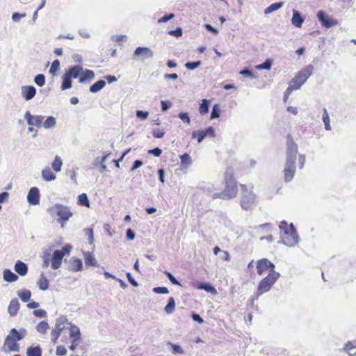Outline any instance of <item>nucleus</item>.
I'll return each mask as SVG.
<instances>
[{
    "label": "nucleus",
    "instance_id": "nucleus-10",
    "mask_svg": "<svg viewBox=\"0 0 356 356\" xmlns=\"http://www.w3.org/2000/svg\"><path fill=\"white\" fill-rule=\"evenodd\" d=\"M317 17L322 25L326 28L332 27L338 24L337 20L329 17L323 10L318 12Z\"/></svg>",
    "mask_w": 356,
    "mask_h": 356
},
{
    "label": "nucleus",
    "instance_id": "nucleus-12",
    "mask_svg": "<svg viewBox=\"0 0 356 356\" xmlns=\"http://www.w3.org/2000/svg\"><path fill=\"white\" fill-rule=\"evenodd\" d=\"M154 56L153 51L148 47H137L134 51L133 59L136 60L138 56H141L143 59L152 58Z\"/></svg>",
    "mask_w": 356,
    "mask_h": 356
},
{
    "label": "nucleus",
    "instance_id": "nucleus-30",
    "mask_svg": "<svg viewBox=\"0 0 356 356\" xmlns=\"http://www.w3.org/2000/svg\"><path fill=\"white\" fill-rule=\"evenodd\" d=\"M71 79H72L66 74H65L63 75V82H62L61 87H60L62 90H65L67 89H70L72 87V80Z\"/></svg>",
    "mask_w": 356,
    "mask_h": 356
},
{
    "label": "nucleus",
    "instance_id": "nucleus-25",
    "mask_svg": "<svg viewBox=\"0 0 356 356\" xmlns=\"http://www.w3.org/2000/svg\"><path fill=\"white\" fill-rule=\"evenodd\" d=\"M3 279L6 282H13L18 280V276L13 273L10 270L5 269L3 270Z\"/></svg>",
    "mask_w": 356,
    "mask_h": 356
},
{
    "label": "nucleus",
    "instance_id": "nucleus-58",
    "mask_svg": "<svg viewBox=\"0 0 356 356\" xmlns=\"http://www.w3.org/2000/svg\"><path fill=\"white\" fill-rule=\"evenodd\" d=\"M152 134L154 138H161L163 137L165 132L161 129H156L153 131Z\"/></svg>",
    "mask_w": 356,
    "mask_h": 356
},
{
    "label": "nucleus",
    "instance_id": "nucleus-49",
    "mask_svg": "<svg viewBox=\"0 0 356 356\" xmlns=\"http://www.w3.org/2000/svg\"><path fill=\"white\" fill-rule=\"evenodd\" d=\"M60 67V62L58 60H55L51 67H50V69H49V73L52 74H55V73L58 70Z\"/></svg>",
    "mask_w": 356,
    "mask_h": 356
},
{
    "label": "nucleus",
    "instance_id": "nucleus-17",
    "mask_svg": "<svg viewBox=\"0 0 356 356\" xmlns=\"http://www.w3.org/2000/svg\"><path fill=\"white\" fill-rule=\"evenodd\" d=\"M70 270L72 271H80L83 268V263L80 259L72 257L70 260Z\"/></svg>",
    "mask_w": 356,
    "mask_h": 356
},
{
    "label": "nucleus",
    "instance_id": "nucleus-28",
    "mask_svg": "<svg viewBox=\"0 0 356 356\" xmlns=\"http://www.w3.org/2000/svg\"><path fill=\"white\" fill-rule=\"evenodd\" d=\"M283 5H284V3L282 1L274 3L271 5H270L268 7H267L264 10V14L268 15L274 11H276V10H279L280 8H281L283 6Z\"/></svg>",
    "mask_w": 356,
    "mask_h": 356
},
{
    "label": "nucleus",
    "instance_id": "nucleus-41",
    "mask_svg": "<svg viewBox=\"0 0 356 356\" xmlns=\"http://www.w3.org/2000/svg\"><path fill=\"white\" fill-rule=\"evenodd\" d=\"M78 204L80 205L86 206L89 207L90 202L88 198V196L86 193H82L78 197Z\"/></svg>",
    "mask_w": 356,
    "mask_h": 356
},
{
    "label": "nucleus",
    "instance_id": "nucleus-43",
    "mask_svg": "<svg viewBox=\"0 0 356 356\" xmlns=\"http://www.w3.org/2000/svg\"><path fill=\"white\" fill-rule=\"evenodd\" d=\"M192 138H197V142L200 143L205 138V135L203 131H195L192 133Z\"/></svg>",
    "mask_w": 356,
    "mask_h": 356
},
{
    "label": "nucleus",
    "instance_id": "nucleus-39",
    "mask_svg": "<svg viewBox=\"0 0 356 356\" xmlns=\"http://www.w3.org/2000/svg\"><path fill=\"white\" fill-rule=\"evenodd\" d=\"M209 101L203 99L202 101V104H200V106L199 108V112L201 115H205L209 111Z\"/></svg>",
    "mask_w": 356,
    "mask_h": 356
},
{
    "label": "nucleus",
    "instance_id": "nucleus-40",
    "mask_svg": "<svg viewBox=\"0 0 356 356\" xmlns=\"http://www.w3.org/2000/svg\"><path fill=\"white\" fill-rule=\"evenodd\" d=\"M273 64V60L268 58L263 63L256 65L257 70H270Z\"/></svg>",
    "mask_w": 356,
    "mask_h": 356
},
{
    "label": "nucleus",
    "instance_id": "nucleus-7",
    "mask_svg": "<svg viewBox=\"0 0 356 356\" xmlns=\"http://www.w3.org/2000/svg\"><path fill=\"white\" fill-rule=\"evenodd\" d=\"M280 277V273L271 270L267 277L264 278L259 284L258 292L260 294L268 291Z\"/></svg>",
    "mask_w": 356,
    "mask_h": 356
},
{
    "label": "nucleus",
    "instance_id": "nucleus-32",
    "mask_svg": "<svg viewBox=\"0 0 356 356\" xmlns=\"http://www.w3.org/2000/svg\"><path fill=\"white\" fill-rule=\"evenodd\" d=\"M175 309V302L173 298L170 297L168 299V302L164 308V311L167 314H172Z\"/></svg>",
    "mask_w": 356,
    "mask_h": 356
},
{
    "label": "nucleus",
    "instance_id": "nucleus-13",
    "mask_svg": "<svg viewBox=\"0 0 356 356\" xmlns=\"http://www.w3.org/2000/svg\"><path fill=\"white\" fill-rule=\"evenodd\" d=\"M65 256V252L61 250H55L53 252L52 254V259H51V268L56 270L60 267L62 264V260Z\"/></svg>",
    "mask_w": 356,
    "mask_h": 356
},
{
    "label": "nucleus",
    "instance_id": "nucleus-61",
    "mask_svg": "<svg viewBox=\"0 0 356 356\" xmlns=\"http://www.w3.org/2000/svg\"><path fill=\"white\" fill-rule=\"evenodd\" d=\"M26 16L25 13H14L12 15V19L14 22H19L21 18L24 17Z\"/></svg>",
    "mask_w": 356,
    "mask_h": 356
},
{
    "label": "nucleus",
    "instance_id": "nucleus-15",
    "mask_svg": "<svg viewBox=\"0 0 356 356\" xmlns=\"http://www.w3.org/2000/svg\"><path fill=\"white\" fill-rule=\"evenodd\" d=\"M40 193L37 187H32L27 195V201L31 205L39 204Z\"/></svg>",
    "mask_w": 356,
    "mask_h": 356
},
{
    "label": "nucleus",
    "instance_id": "nucleus-29",
    "mask_svg": "<svg viewBox=\"0 0 356 356\" xmlns=\"http://www.w3.org/2000/svg\"><path fill=\"white\" fill-rule=\"evenodd\" d=\"M106 86V82L103 80H99L95 82L90 87V91L93 93L98 92Z\"/></svg>",
    "mask_w": 356,
    "mask_h": 356
},
{
    "label": "nucleus",
    "instance_id": "nucleus-60",
    "mask_svg": "<svg viewBox=\"0 0 356 356\" xmlns=\"http://www.w3.org/2000/svg\"><path fill=\"white\" fill-rule=\"evenodd\" d=\"M162 153V150L159 147H155L148 151V154H153L155 156H159Z\"/></svg>",
    "mask_w": 356,
    "mask_h": 356
},
{
    "label": "nucleus",
    "instance_id": "nucleus-3",
    "mask_svg": "<svg viewBox=\"0 0 356 356\" xmlns=\"http://www.w3.org/2000/svg\"><path fill=\"white\" fill-rule=\"evenodd\" d=\"M279 227L281 232V236L283 240V244L292 247L298 243V235L292 223L288 225L286 222L283 220L280 222Z\"/></svg>",
    "mask_w": 356,
    "mask_h": 356
},
{
    "label": "nucleus",
    "instance_id": "nucleus-18",
    "mask_svg": "<svg viewBox=\"0 0 356 356\" xmlns=\"http://www.w3.org/2000/svg\"><path fill=\"white\" fill-rule=\"evenodd\" d=\"M304 22V18L301 17L300 13L296 10H293V17L291 19V23L293 26L298 28H300Z\"/></svg>",
    "mask_w": 356,
    "mask_h": 356
},
{
    "label": "nucleus",
    "instance_id": "nucleus-51",
    "mask_svg": "<svg viewBox=\"0 0 356 356\" xmlns=\"http://www.w3.org/2000/svg\"><path fill=\"white\" fill-rule=\"evenodd\" d=\"M165 274L173 284L181 286L180 282L170 272L166 271Z\"/></svg>",
    "mask_w": 356,
    "mask_h": 356
},
{
    "label": "nucleus",
    "instance_id": "nucleus-14",
    "mask_svg": "<svg viewBox=\"0 0 356 356\" xmlns=\"http://www.w3.org/2000/svg\"><path fill=\"white\" fill-rule=\"evenodd\" d=\"M269 268L274 270L275 265L268 259L264 258L257 261V268L259 275H262Z\"/></svg>",
    "mask_w": 356,
    "mask_h": 356
},
{
    "label": "nucleus",
    "instance_id": "nucleus-23",
    "mask_svg": "<svg viewBox=\"0 0 356 356\" xmlns=\"http://www.w3.org/2000/svg\"><path fill=\"white\" fill-rule=\"evenodd\" d=\"M70 325V337L74 341H78L81 338V332L79 328L76 326L75 325H72L71 323H69Z\"/></svg>",
    "mask_w": 356,
    "mask_h": 356
},
{
    "label": "nucleus",
    "instance_id": "nucleus-24",
    "mask_svg": "<svg viewBox=\"0 0 356 356\" xmlns=\"http://www.w3.org/2000/svg\"><path fill=\"white\" fill-rule=\"evenodd\" d=\"M42 177L45 181H50L55 180L56 177L49 167H46L42 170Z\"/></svg>",
    "mask_w": 356,
    "mask_h": 356
},
{
    "label": "nucleus",
    "instance_id": "nucleus-35",
    "mask_svg": "<svg viewBox=\"0 0 356 356\" xmlns=\"http://www.w3.org/2000/svg\"><path fill=\"white\" fill-rule=\"evenodd\" d=\"M323 123L325 124V129L327 131H330L331 130V127H330V119L327 111L326 108H324L323 109Z\"/></svg>",
    "mask_w": 356,
    "mask_h": 356
},
{
    "label": "nucleus",
    "instance_id": "nucleus-9",
    "mask_svg": "<svg viewBox=\"0 0 356 356\" xmlns=\"http://www.w3.org/2000/svg\"><path fill=\"white\" fill-rule=\"evenodd\" d=\"M69 324L68 320L65 316H60L56 319L55 328L51 330V340L54 343H56L58 339L60 336L62 332L65 328V325Z\"/></svg>",
    "mask_w": 356,
    "mask_h": 356
},
{
    "label": "nucleus",
    "instance_id": "nucleus-55",
    "mask_svg": "<svg viewBox=\"0 0 356 356\" xmlns=\"http://www.w3.org/2000/svg\"><path fill=\"white\" fill-rule=\"evenodd\" d=\"M203 133L205 135V137L207 136H209L211 138H215L216 136L215 131L211 127L207 128L204 131H203Z\"/></svg>",
    "mask_w": 356,
    "mask_h": 356
},
{
    "label": "nucleus",
    "instance_id": "nucleus-62",
    "mask_svg": "<svg viewBox=\"0 0 356 356\" xmlns=\"http://www.w3.org/2000/svg\"><path fill=\"white\" fill-rule=\"evenodd\" d=\"M161 109H162L163 111H167L172 106V103L170 102H168V101H167V102L161 101Z\"/></svg>",
    "mask_w": 356,
    "mask_h": 356
},
{
    "label": "nucleus",
    "instance_id": "nucleus-6",
    "mask_svg": "<svg viewBox=\"0 0 356 356\" xmlns=\"http://www.w3.org/2000/svg\"><path fill=\"white\" fill-rule=\"evenodd\" d=\"M50 211L59 217L57 221L61 225V227H64L65 223L73 215L72 212L68 207L59 204H56L53 206L50 209Z\"/></svg>",
    "mask_w": 356,
    "mask_h": 356
},
{
    "label": "nucleus",
    "instance_id": "nucleus-34",
    "mask_svg": "<svg viewBox=\"0 0 356 356\" xmlns=\"http://www.w3.org/2000/svg\"><path fill=\"white\" fill-rule=\"evenodd\" d=\"M26 353L27 356H42V350L39 346L29 347Z\"/></svg>",
    "mask_w": 356,
    "mask_h": 356
},
{
    "label": "nucleus",
    "instance_id": "nucleus-2",
    "mask_svg": "<svg viewBox=\"0 0 356 356\" xmlns=\"http://www.w3.org/2000/svg\"><path fill=\"white\" fill-rule=\"evenodd\" d=\"M24 329L17 330L15 328L10 330L9 334L6 337L3 349L5 352H19V346L17 341L22 340L26 335Z\"/></svg>",
    "mask_w": 356,
    "mask_h": 356
},
{
    "label": "nucleus",
    "instance_id": "nucleus-20",
    "mask_svg": "<svg viewBox=\"0 0 356 356\" xmlns=\"http://www.w3.org/2000/svg\"><path fill=\"white\" fill-rule=\"evenodd\" d=\"M95 78V73L92 70H86L82 73H81L79 82L80 83H86L88 80L92 81Z\"/></svg>",
    "mask_w": 356,
    "mask_h": 356
},
{
    "label": "nucleus",
    "instance_id": "nucleus-64",
    "mask_svg": "<svg viewBox=\"0 0 356 356\" xmlns=\"http://www.w3.org/2000/svg\"><path fill=\"white\" fill-rule=\"evenodd\" d=\"M352 348H356V340L348 341L345 346V349L350 351Z\"/></svg>",
    "mask_w": 356,
    "mask_h": 356
},
{
    "label": "nucleus",
    "instance_id": "nucleus-21",
    "mask_svg": "<svg viewBox=\"0 0 356 356\" xmlns=\"http://www.w3.org/2000/svg\"><path fill=\"white\" fill-rule=\"evenodd\" d=\"M15 270L21 276H24L28 271V267L26 264L21 261H17L15 264Z\"/></svg>",
    "mask_w": 356,
    "mask_h": 356
},
{
    "label": "nucleus",
    "instance_id": "nucleus-11",
    "mask_svg": "<svg viewBox=\"0 0 356 356\" xmlns=\"http://www.w3.org/2000/svg\"><path fill=\"white\" fill-rule=\"evenodd\" d=\"M24 119L29 125L40 128L42 126V124L44 117L42 115H32L29 111H27L24 115Z\"/></svg>",
    "mask_w": 356,
    "mask_h": 356
},
{
    "label": "nucleus",
    "instance_id": "nucleus-57",
    "mask_svg": "<svg viewBox=\"0 0 356 356\" xmlns=\"http://www.w3.org/2000/svg\"><path fill=\"white\" fill-rule=\"evenodd\" d=\"M33 314L35 316L43 318L47 316V312L45 310L39 309L33 311Z\"/></svg>",
    "mask_w": 356,
    "mask_h": 356
},
{
    "label": "nucleus",
    "instance_id": "nucleus-50",
    "mask_svg": "<svg viewBox=\"0 0 356 356\" xmlns=\"http://www.w3.org/2000/svg\"><path fill=\"white\" fill-rule=\"evenodd\" d=\"M153 291L158 294H167L169 293L168 289L166 287H154Z\"/></svg>",
    "mask_w": 356,
    "mask_h": 356
},
{
    "label": "nucleus",
    "instance_id": "nucleus-56",
    "mask_svg": "<svg viewBox=\"0 0 356 356\" xmlns=\"http://www.w3.org/2000/svg\"><path fill=\"white\" fill-rule=\"evenodd\" d=\"M56 353L57 355H65L67 353V349L63 346H58Z\"/></svg>",
    "mask_w": 356,
    "mask_h": 356
},
{
    "label": "nucleus",
    "instance_id": "nucleus-63",
    "mask_svg": "<svg viewBox=\"0 0 356 356\" xmlns=\"http://www.w3.org/2000/svg\"><path fill=\"white\" fill-rule=\"evenodd\" d=\"M126 237L128 240L132 241L135 238V233L131 229H128L126 232Z\"/></svg>",
    "mask_w": 356,
    "mask_h": 356
},
{
    "label": "nucleus",
    "instance_id": "nucleus-54",
    "mask_svg": "<svg viewBox=\"0 0 356 356\" xmlns=\"http://www.w3.org/2000/svg\"><path fill=\"white\" fill-rule=\"evenodd\" d=\"M149 115V113L147 111H136V117L141 120H146Z\"/></svg>",
    "mask_w": 356,
    "mask_h": 356
},
{
    "label": "nucleus",
    "instance_id": "nucleus-8",
    "mask_svg": "<svg viewBox=\"0 0 356 356\" xmlns=\"http://www.w3.org/2000/svg\"><path fill=\"white\" fill-rule=\"evenodd\" d=\"M241 188L242 197L241 200V206L244 210H248L251 208L254 202L255 195L251 191L248 190L245 185L242 184Z\"/></svg>",
    "mask_w": 356,
    "mask_h": 356
},
{
    "label": "nucleus",
    "instance_id": "nucleus-31",
    "mask_svg": "<svg viewBox=\"0 0 356 356\" xmlns=\"http://www.w3.org/2000/svg\"><path fill=\"white\" fill-rule=\"evenodd\" d=\"M56 123V118L53 116H49L43 122L42 127L46 129H51L55 127Z\"/></svg>",
    "mask_w": 356,
    "mask_h": 356
},
{
    "label": "nucleus",
    "instance_id": "nucleus-37",
    "mask_svg": "<svg viewBox=\"0 0 356 356\" xmlns=\"http://www.w3.org/2000/svg\"><path fill=\"white\" fill-rule=\"evenodd\" d=\"M197 289L205 290L206 291L212 294H216L217 293L216 289L213 286L207 283L200 284L197 286Z\"/></svg>",
    "mask_w": 356,
    "mask_h": 356
},
{
    "label": "nucleus",
    "instance_id": "nucleus-19",
    "mask_svg": "<svg viewBox=\"0 0 356 356\" xmlns=\"http://www.w3.org/2000/svg\"><path fill=\"white\" fill-rule=\"evenodd\" d=\"M19 308V303L18 300L17 298H13L10 302V304H9V306L8 308V312L10 316H13L17 314Z\"/></svg>",
    "mask_w": 356,
    "mask_h": 356
},
{
    "label": "nucleus",
    "instance_id": "nucleus-36",
    "mask_svg": "<svg viewBox=\"0 0 356 356\" xmlns=\"http://www.w3.org/2000/svg\"><path fill=\"white\" fill-rule=\"evenodd\" d=\"M49 328V324L45 321L40 322L36 326V330L40 334H45Z\"/></svg>",
    "mask_w": 356,
    "mask_h": 356
},
{
    "label": "nucleus",
    "instance_id": "nucleus-26",
    "mask_svg": "<svg viewBox=\"0 0 356 356\" xmlns=\"http://www.w3.org/2000/svg\"><path fill=\"white\" fill-rule=\"evenodd\" d=\"M84 259H85L86 265L92 266L97 265V260L95 259L93 254L90 252H84Z\"/></svg>",
    "mask_w": 356,
    "mask_h": 356
},
{
    "label": "nucleus",
    "instance_id": "nucleus-46",
    "mask_svg": "<svg viewBox=\"0 0 356 356\" xmlns=\"http://www.w3.org/2000/svg\"><path fill=\"white\" fill-rule=\"evenodd\" d=\"M220 112V109L219 105L215 104L212 108V111H211V117H210L211 119H215V118H219Z\"/></svg>",
    "mask_w": 356,
    "mask_h": 356
},
{
    "label": "nucleus",
    "instance_id": "nucleus-38",
    "mask_svg": "<svg viewBox=\"0 0 356 356\" xmlns=\"http://www.w3.org/2000/svg\"><path fill=\"white\" fill-rule=\"evenodd\" d=\"M17 294L21 300L24 302H28L31 296V293L29 290L19 291Z\"/></svg>",
    "mask_w": 356,
    "mask_h": 356
},
{
    "label": "nucleus",
    "instance_id": "nucleus-4",
    "mask_svg": "<svg viewBox=\"0 0 356 356\" xmlns=\"http://www.w3.org/2000/svg\"><path fill=\"white\" fill-rule=\"evenodd\" d=\"M226 187L223 192L216 193L212 195L213 199L220 197L222 199H231L234 197L238 191L237 184L232 176L225 177Z\"/></svg>",
    "mask_w": 356,
    "mask_h": 356
},
{
    "label": "nucleus",
    "instance_id": "nucleus-48",
    "mask_svg": "<svg viewBox=\"0 0 356 356\" xmlns=\"http://www.w3.org/2000/svg\"><path fill=\"white\" fill-rule=\"evenodd\" d=\"M85 234L88 236L89 243L92 244L94 241V233L92 228H86L84 230Z\"/></svg>",
    "mask_w": 356,
    "mask_h": 356
},
{
    "label": "nucleus",
    "instance_id": "nucleus-52",
    "mask_svg": "<svg viewBox=\"0 0 356 356\" xmlns=\"http://www.w3.org/2000/svg\"><path fill=\"white\" fill-rule=\"evenodd\" d=\"M174 17H175V15L173 13L165 15L163 17L159 19L158 23L167 22L168 20H170V19H173Z\"/></svg>",
    "mask_w": 356,
    "mask_h": 356
},
{
    "label": "nucleus",
    "instance_id": "nucleus-16",
    "mask_svg": "<svg viewBox=\"0 0 356 356\" xmlns=\"http://www.w3.org/2000/svg\"><path fill=\"white\" fill-rule=\"evenodd\" d=\"M22 95L26 100L32 99L35 94L36 89L33 86H24L21 88Z\"/></svg>",
    "mask_w": 356,
    "mask_h": 356
},
{
    "label": "nucleus",
    "instance_id": "nucleus-5",
    "mask_svg": "<svg viewBox=\"0 0 356 356\" xmlns=\"http://www.w3.org/2000/svg\"><path fill=\"white\" fill-rule=\"evenodd\" d=\"M313 70L314 66L310 64L298 72L291 81L290 89L293 88H300V86L305 83L307 79L312 75Z\"/></svg>",
    "mask_w": 356,
    "mask_h": 356
},
{
    "label": "nucleus",
    "instance_id": "nucleus-47",
    "mask_svg": "<svg viewBox=\"0 0 356 356\" xmlns=\"http://www.w3.org/2000/svg\"><path fill=\"white\" fill-rule=\"evenodd\" d=\"M202 65L201 61L197 60L195 62H188L185 64V67L188 70H193L197 67H199Z\"/></svg>",
    "mask_w": 356,
    "mask_h": 356
},
{
    "label": "nucleus",
    "instance_id": "nucleus-53",
    "mask_svg": "<svg viewBox=\"0 0 356 356\" xmlns=\"http://www.w3.org/2000/svg\"><path fill=\"white\" fill-rule=\"evenodd\" d=\"M178 116L184 122L188 124L191 123V119L187 113H180Z\"/></svg>",
    "mask_w": 356,
    "mask_h": 356
},
{
    "label": "nucleus",
    "instance_id": "nucleus-44",
    "mask_svg": "<svg viewBox=\"0 0 356 356\" xmlns=\"http://www.w3.org/2000/svg\"><path fill=\"white\" fill-rule=\"evenodd\" d=\"M181 163L182 165H190L192 163V160L189 154L185 153L180 156Z\"/></svg>",
    "mask_w": 356,
    "mask_h": 356
},
{
    "label": "nucleus",
    "instance_id": "nucleus-45",
    "mask_svg": "<svg viewBox=\"0 0 356 356\" xmlns=\"http://www.w3.org/2000/svg\"><path fill=\"white\" fill-rule=\"evenodd\" d=\"M34 82L39 86H44L45 83V76L42 74L36 75L34 78Z\"/></svg>",
    "mask_w": 356,
    "mask_h": 356
},
{
    "label": "nucleus",
    "instance_id": "nucleus-1",
    "mask_svg": "<svg viewBox=\"0 0 356 356\" xmlns=\"http://www.w3.org/2000/svg\"><path fill=\"white\" fill-rule=\"evenodd\" d=\"M298 153V145L291 139L287 140L286 147V160L284 170V179L286 181H290L294 177L296 171L295 162Z\"/></svg>",
    "mask_w": 356,
    "mask_h": 356
},
{
    "label": "nucleus",
    "instance_id": "nucleus-59",
    "mask_svg": "<svg viewBox=\"0 0 356 356\" xmlns=\"http://www.w3.org/2000/svg\"><path fill=\"white\" fill-rule=\"evenodd\" d=\"M240 74H242V75L245 76H248V77H250L251 79L254 78V76L252 74V72L250 70H249L248 68H245L243 70H241L240 72Z\"/></svg>",
    "mask_w": 356,
    "mask_h": 356
},
{
    "label": "nucleus",
    "instance_id": "nucleus-22",
    "mask_svg": "<svg viewBox=\"0 0 356 356\" xmlns=\"http://www.w3.org/2000/svg\"><path fill=\"white\" fill-rule=\"evenodd\" d=\"M83 71V67L81 65H74L65 74L68 75L71 79L72 78H77L79 75H81V72Z\"/></svg>",
    "mask_w": 356,
    "mask_h": 356
},
{
    "label": "nucleus",
    "instance_id": "nucleus-42",
    "mask_svg": "<svg viewBox=\"0 0 356 356\" xmlns=\"http://www.w3.org/2000/svg\"><path fill=\"white\" fill-rule=\"evenodd\" d=\"M168 345L171 346V348L172 349V353L174 355L183 354L184 353V350H183V348H181V346H179L178 344L172 343L171 342H168Z\"/></svg>",
    "mask_w": 356,
    "mask_h": 356
},
{
    "label": "nucleus",
    "instance_id": "nucleus-33",
    "mask_svg": "<svg viewBox=\"0 0 356 356\" xmlns=\"http://www.w3.org/2000/svg\"><path fill=\"white\" fill-rule=\"evenodd\" d=\"M63 165V161L60 156H56L54 161L51 163V167L56 172H60Z\"/></svg>",
    "mask_w": 356,
    "mask_h": 356
},
{
    "label": "nucleus",
    "instance_id": "nucleus-27",
    "mask_svg": "<svg viewBox=\"0 0 356 356\" xmlns=\"http://www.w3.org/2000/svg\"><path fill=\"white\" fill-rule=\"evenodd\" d=\"M37 284L40 289L46 291L49 288V281L43 273L40 275V278L37 282Z\"/></svg>",
    "mask_w": 356,
    "mask_h": 356
}]
</instances>
